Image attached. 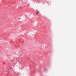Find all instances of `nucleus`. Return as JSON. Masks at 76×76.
Instances as JSON below:
<instances>
[{"label":"nucleus","mask_w":76,"mask_h":76,"mask_svg":"<svg viewBox=\"0 0 76 76\" xmlns=\"http://www.w3.org/2000/svg\"><path fill=\"white\" fill-rule=\"evenodd\" d=\"M38 13H39V11H38L37 12V13H36V14H38Z\"/></svg>","instance_id":"obj_1"}]
</instances>
